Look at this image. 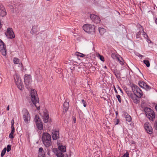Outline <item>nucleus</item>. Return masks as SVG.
<instances>
[{
  "instance_id": "obj_1",
  "label": "nucleus",
  "mask_w": 157,
  "mask_h": 157,
  "mask_svg": "<svg viewBox=\"0 0 157 157\" xmlns=\"http://www.w3.org/2000/svg\"><path fill=\"white\" fill-rule=\"evenodd\" d=\"M31 101L33 104L36 107L38 110L40 109L39 100L37 95L36 92L34 90H32L31 91Z\"/></svg>"
},
{
  "instance_id": "obj_2",
  "label": "nucleus",
  "mask_w": 157,
  "mask_h": 157,
  "mask_svg": "<svg viewBox=\"0 0 157 157\" xmlns=\"http://www.w3.org/2000/svg\"><path fill=\"white\" fill-rule=\"evenodd\" d=\"M42 140L44 144L46 147H49L51 144V136L47 132L43 134Z\"/></svg>"
},
{
  "instance_id": "obj_3",
  "label": "nucleus",
  "mask_w": 157,
  "mask_h": 157,
  "mask_svg": "<svg viewBox=\"0 0 157 157\" xmlns=\"http://www.w3.org/2000/svg\"><path fill=\"white\" fill-rule=\"evenodd\" d=\"M132 90L136 97L139 98L143 97V92L138 86L134 84H132Z\"/></svg>"
},
{
  "instance_id": "obj_4",
  "label": "nucleus",
  "mask_w": 157,
  "mask_h": 157,
  "mask_svg": "<svg viewBox=\"0 0 157 157\" xmlns=\"http://www.w3.org/2000/svg\"><path fill=\"white\" fill-rule=\"evenodd\" d=\"M144 111H145L146 114L147 116L149 119L151 120L155 118V114L151 109L149 108H145L144 109Z\"/></svg>"
},
{
  "instance_id": "obj_5",
  "label": "nucleus",
  "mask_w": 157,
  "mask_h": 157,
  "mask_svg": "<svg viewBox=\"0 0 157 157\" xmlns=\"http://www.w3.org/2000/svg\"><path fill=\"white\" fill-rule=\"evenodd\" d=\"M14 78L16 84L18 88L21 90H22L24 86L23 83L21 81V78H19V76L17 74L14 75Z\"/></svg>"
},
{
  "instance_id": "obj_6",
  "label": "nucleus",
  "mask_w": 157,
  "mask_h": 157,
  "mask_svg": "<svg viewBox=\"0 0 157 157\" xmlns=\"http://www.w3.org/2000/svg\"><path fill=\"white\" fill-rule=\"evenodd\" d=\"M22 112L23 118L26 124H28L30 119V116L29 112L27 109H24L22 110Z\"/></svg>"
},
{
  "instance_id": "obj_7",
  "label": "nucleus",
  "mask_w": 157,
  "mask_h": 157,
  "mask_svg": "<svg viewBox=\"0 0 157 157\" xmlns=\"http://www.w3.org/2000/svg\"><path fill=\"white\" fill-rule=\"evenodd\" d=\"M83 29L85 31L88 33H92L94 32V26L91 25L85 24L83 25Z\"/></svg>"
},
{
  "instance_id": "obj_8",
  "label": "nucleus",
  "mask_w": 157,
  "mask_h": 157,
  "mask_svg": "<svg viewBox=\"0 0 157 157\" xmlns=\"http://www.w3.org/2000/svg\"><path fill=\"white\" fill-rule=\"evenodd\" d=\"M31 78L30 75H25L24 77V82L25 84L27 86L26 87H29L31 82Z\"/></svg>"
},
{
  "instance_id": "obj_9",
  "label": "nucleus",
  "mask_w": 157,
  "mask_h": 157,
  "mask_svg": "<svg viewBox=\"0 0 157 157\" xmlns=\"http://www.w3.org/2000/svg\"><path fill=\"white\" fill-rule=\"evenodd\" d=\"M0 51L3 56H5L6 55V46L1 39H0Z\"/></svg>"
},
{
  "instance_id": "obj_10",
  "label": "nucleus",
  "mask_w": 157,
  "mask_h": 157,
  "mask_svg": "<svg viewBox=\"0 0 157 157\" xmlns=\"http://www.w3.org/2000/svg\"><path fill=\"white\" fill-rule=\"evenodd\" d=\"M6 34L7 37L10 39L14 38L15 36L12 29L11 28L7 29Z\"/></svg>"
},
{
  "instance_id": "obj_11",
  "label": "nucleus",
  "mask_w": 157,
  "mask_h": 157,
  "mask_svg": "<svg viewBox=\"0 0 157 157\" xmlns=\"http://www.w3.org/2000/svg\"><path fill=\"white\" fill-rule=\"evenodd\" d=\"M144 128L147 132L149 134H151L152 132V129L150 125V124L148 122L145 123L144 125Z\"/></svg>"
},
{
  "instance_id": "obj_12",
  "label": "nucleus",
  "mask_w": 157,
  "mask_h": 157,
  "mask_svg": "<svg viewBox=\"0 0 157 157\" xmlns=\"http://www.w3.org/2000/svg\"><path fill=\"white\" fill-rule=\"evenodd\" d=\"M138 84L141 87L147 90H149L151 89V87L146 83L143 81H139Z\"/></svg>"
},
{
  "instance_id": "obj_13",
  "label": "nucleus",
  "mask_w": 157,
  "mask_h": 157,
  "mask_svg": "<svg viewBox=\"0 0 157 157\" xmlns=\"http://www.w3.org/2000/svg\"><path fill=\"white\" fill-rule=\"evenodd\" d=\"M42 117L44 122L45 123H47L48 121L49 116L48 112L47 110H45L43 111Z\"/></svg>"
},
{
  "instance_id": "obj_14",
  "label": "nucleus",
  "mask_w": 157,
  "mask_h": 157,
  "mask_svg": "<svg viewBox=\"0 0 157 157\" xmlns=\"http://www.w3.org/2000/svg\"><path fill=\"white\" fill-rule=\"evenodd\" d=\"M90 18L94 23H99L101 20L99 17L97 16L94 14H92L90 16Z\"/></svg>"
},
{
  "instance_id": "obj_15",
  "label": "nucleus",
  "mask_w": 157,
  "mask_h": 157,
  "mask_svg": "<svg viewBox=\"0 0 157 157\" xmlns=\"http://www.w3.org/2000/svg\"><path fill=\"white\" fill-rule=\"evenodd\" d=\"M6 14V11L3 5L0 4V16L4 17Z\"/></svg>"
},
{
  "instance_id": "obj_16",
  "label": "nucleus",
  "mask_w": 157,
  "mask_h": 157,
  "mask_svg": "<svg viewBox=\"0 0 157 157\" xmlns=\"http://www.w3.org/2000/svg\"><path fill=\"white\" fill-rule=\"evenodd\" d=\"M59 137V132L53 131L52 132V138L53 140H55Z\"/></svg>"
},
{
  "instance_id": "obj_17",
  "label": "nucleus",
  "mask_w": 157,
  "mask_h": 157,
  "mask_svg": "<svg viewBox=\"0 0 157 157\" xmlns=\"http://www.w3.org/2000/svg\"><path fill=\"white\" fill-rule=\"evenodd\" d=\"M63 111L64 112H67L68 110L69 106V103L68 102H65L63 104Z\"/></svg>"
},
{
  "instance_id": "obj_18",
  "label": "nucleus",
  "mask_w": 157,
  "mask_h": 157,
  "mask_svg": "<svg viewBox=\"0 0 157 157\" xmlns=\"http://www.w3.org/2000/svg\"><path fill=\"white\" fill-rule=\"evenodd\" d=\"M36 127L39 130H41L43 129V126L41 121L36 123Z\"/></svg>"
},
{
  "instance_id": "obj_19",
  "label": "nucleus",
  "mask_w": 157,
  "mask_h": 157,
  "mask_svg": "<svg viewBox=\"0 0 157 157\" xmlns=\"http://www.w3.org/2000/svg\"><path fill=\"white\" fill-rule=\"evenodd\" d=\"M38 28L37 26H34L31 31V33L32 34H35L38 32Z\"/></svg>"
},
{
  "instance_id": "obj_20",
  "label": "nucleus",
  "mask_w": 157,
  "mask_h": 157,
  "mask_svg": "<svg viewBox=\"0 0 157 157\" xmlns=\"http://www.w3.org/2000/svg\"><path fill=\"white\" fill-rule=\"evenodd\" d=\"M59 150L57 151H59L60 152H64L66 151V149L65 146H60L58 147Z\"/></svg>"
},
{
  "instance_id": "obj_21",
  "label": "nucleus",
  "mask_w": 157,
  "mask_h": 157,
  "mask_svg": "<svg viewBox=\"0 0 157 157\" xmlns=\"http://www.w3.org/2000/svg\"><path fill=\"white\" fill-rule=\"evenodd\" d=\"M125 118L126 119V120L130 122L131 121L132 118L131 116L127 113L125 114L124 115Z\"/></svg>"
},
{
  "instance_id": "obj_22",
  "label": "nucleus",
  "mask_w": 157,
  "mask_h": 157,
  "mask_svg": "<svg viewBox=\"0 0 157 157\" xmlns=\"http://www.w3.org/2000/svg\"><path fill=\"white\" fill-rule=\"evenodd\" d=\"M141 26V28L140 29V30H142V35L144 36V37L146 39H147L148 38V36L147 35L146 33L144 31V29L142 28L141 26Z\"/></svg>"
},
{
  "instance_id": "obj_23",
  "label": "nucleus",
  "mask_w": 157,
  "mask_h": 157,
  "mask_svg": "<svg viewBox=\"0 0 157 157\" xmlns=\"http://www.w3.org/2000/svg\"><path fill=\"white\" fill-rule=\"evenodd\" d=\"M99 31L101 35H103L106 32L104 28L100 27L99 28Z\"/></svg>"
},
{
  "instance_id": "obj_24",
  "label": "nucleus",
  "mask_w": 157,
  "mask_h": 157,
  "mask_svg": "<svg viewBox=\"0 0 157 157\" xmlns=\"http://www.w3.org/2000/svg\"><path fill=\"white\" fill-rule=\"evenodd\" d=\"M75 55L77 56H79L81 57H84L85 56H86L85 55L83 54L82 53H80L78 52H76L75 53Z\"/></svg>"
},
{
  "instance_id": "obj_25",
  "label": "nucleus",
  "mask_w": 157,
  "mask_h": 157,
  "mask_svg": "<svg viewBox=\"0 0 157 157\" xmlns=\"http://www.w3.org/2000/svg\"><path fill=\"white\" fill-rule=\"evenodd\" d=\"M56 155L57 157H63V154L62 152H60L59 151H57Z\"/></svg>"
},
{
  "instance_id": "obj_26",
  "label": "nucleus",
  "mask_w": 157,
  "mask_h": 157,
  "mask_svg": "<svg viewBox=\"0 0 157 157\" xmlns=\"http://www.w3.org/2000/svg\"><path fill=\"white\" fill-rule=\"evenodd\" d=\"M143 62L147 67H150V63L148 60L147 59L144 60L143 61Z\"/></svg>"
},
{
  "instance_id": "obj_27",
  "label": "nucleus",
  "mask_w": 157,
  "mask_h": 157,
  "mask_svg": "<svg viewBox=\"0 0 157 157\" xmlns=\"http://www.w3.org/2000/svg\"><path fill=\"white\" fill-rule=\"evenodd\" d=\"M137 97H133L132 98L134 103L137 104L139 102V100L136 98Z\"/></svg>"
},
{
  "instance_id": "obj_28",
  "label": "nucleus",
  "mask_w": 157,
  "mask_h": 157,
  "mask_svg": "<svg viewBox=\"0 0 157 157\" xmlns=\"http://www.w3.org/2000/svg\"><path fill=\"white\" fill-rule=\"evenodd\" d=\"M13 61L14 64H17L19 63L20 60L17 58H14Z\"/></svg>"
},
{
  "instance_id": "obj_29",
  "label": "nucleus",
  "mask_w": 157,
  "mask_h": 157,
  "mask_svg": "<svg viewBox=\"0 0 157 157\" xmlns=\"http://www.w3.org/2000/svg\"><path fill=\"white\" fill-rule=\"evenodd\" d=\"M34 121L36 123H37L38 122H39L41 121V120L39 118L38 116L37 115H36L35 116Z\"/></svg>"
},
{
  "instance_id": "obj_30",
  "label": "nucleus",
  "mask_w": 157,
  "mask_h": 157,
  "mask_svg": "<svg viewBox=\"0 0 157 157\" xmlns=\"http://www.w3.org/2000/svg\"><path fill=\"white\" fill-rule=\"evenodd\" d=\"M117 59L118 61H119L120 63L121 64H124V61L121 57H117Z\"/></svg>"
},
{
  "instance_id": "obj_31",
  "label": "nucleus",
  "mask_w": 157,
  "mask_h": 157,
  "mask_svg": "<svg viewBox=\"0 0 157 157\" xmlns=\"http://www.w3.org/2000/svg\"><path fill=\"white\" fill-rule=\"evenodd\" d=\"M141 28V27L140 28V30L139 32H138L136 34V38H139L140 37V35H141V31H142V30H140V29Z\"/></svg>"
},
{
  "instance_id": "obj_32",
  "label": "nucleus",
  "mask_w": 157,
  "mask_h": 157,
  "mask_svg": "<svg viewBox=\"0 0 157 157\" xmlns=\"http://www.w3.org/2000/svg\"><path fill=\"white\" fill-rule=\"evenodd\" d=\"M45 152H43L38 153V157H45Z\"/></svg>"
},
{
  "instance_id": "obj_33",
  "label": "nucleus",
  "mask_w": 157,
  "mask_h": 157,
  "mask_svg": "<svg viewBox=\"0 0 157 157\" xmlns=\"http://www.w3.org/2000/svg\"><path fill=\"white\" fill-rule=\"evenodd\" d=\"M6 148H4V149L2 150V151L1 153V156L3 157V156L5 155V154L6 153Z\"/></svg>"
},
{
  "instance_id": "obj_34",
  "label": "nucleus",
  "mask_w": 157,
  "mask_h": 157,
  "mask_svg": "<svg viewBox=\"0 0 157 157\" xmlns=\"http://www.w3.org/2000/svg\"><path fill=\"white\" fill-rule=\"evenodd\" d=\"M81 102L83 104V106L84 107H86V103L84 99H82L81 100Z\"/></svg>"
},
{
  "instance_id": "obj_35",
  "label": "nucleus",
  "mask_w": 157,
  "mask_h": 157,
  "mask_svg": "<svg viewBox=\"0 0 157 157\" xmlns=\"http://www.w3.org/2000/svg\"><path fill=\"white\" fill-rule=\"evenodd\" d=\"M11 148V145H8L7 146L6 149V150H7V151L8 152H9L10 151Z\"/></svg>"
},
{
  "instance_id": "obj_36",
  "label": "nucleus",
  "mask_w": 157,
  "mask_h": 157,
  "mask_svg": "<svg viewBox=\"0 0 157 157\" xmlns=\"http://www.w3.org/2000/svg\"><path fill=\"white\" fill-rule=\"evenodd\" d=\"M114 124L116 125L119 122V120L118 119H115L114 120Z\"/></svg>"
},
{
  "instance_id": "obj_37",
  "label": "nucleus",
  "mask_w": 157,
  "mask_h": 157,
  "mask_svg": "<svg viewBox=\"0 0 157 157\" xmlns=\"http://www.w3.org/2000/svg\"><path fill=\"white\" fill-rule=\"evenodd\" d=\"M129 153L128 152H126L125 153H124L122 156L121 157H129Z\"/></svg>"
},
{
  "instance_id": "obj_38",
  "label": "nucleus",
  "mask_w": 157,
  "mask_h": 157,
  "mask_svg": "<svg viewBox=\"0 0 157 157\" xmlns=\"http://www.w3.org/2000/svg\"><path fill=\"white\" fill-rule=\"evenodd\" d=\"M116 97L117 98L119 102L121 103V96L119 95H116Z\"/></svg>"
},
{
  "instance_id": "obj_39",
  "label": "nucleus",
  "mask_w": 157,
  "mask_h": 157,
  "mask_svg": "<svg viewBox=\"0 0 157 157\" xmlns=\"http://www.w3.org/2000/svg\"><path fill=\"white\" fill-rule=\"evenodd\" d=\"M99 59L101 61H104V58L103 56H101V55H99Z\"/></svg>"
},
{
  "instance_id": "obj_40",
  "label": "nucleus",
  "mask_w": 157,
  "mask_h": 157,
  "mask_svg": "<svg viewBox=\"0 0 157 157\" xmlns=\"http://www.w3.org/2000/svg\"><path fill=\"white\" fill-rule=\"evenodd\" d=\"M11 128L12 129L11 132L10 133L13 134L15 132V129L14 127H11Z\"/></svg>"
},
{
  "instance_id": "obj_41",
  "label": "nucleus",
  "mask_w": 157,
  "mask_h": 157,
  "mask_svg": "<svg viewBox=\"0 0 157 157\" xmlns=\"http://www.w3.org/2000/svg\"><path fill=\"white\" fill-rule=\"evenodd\" d=\"M44 152V151H43V149L42 147H40L39 149L38 153H41Z\"/></svg>"
},
{
  "instance_id": "obj_42",
  "label": "nucleus",
  "mask_w": 157,
  "mask_h": 157,
  "mask_svg": "<svg viewBox=\"0 0 157 157\" xmlns=\"http://www.w3.org/2000/svg\"><path fill=\"white\" fill-rule=\"evenodd\" d=\"M9 137L11 139H13V134L10 133L9 135Z\"/></svg>"
},
{
  "instance_id": "obj_43",
  "label": "nucleus",
  "mask_w": 157,
  "mask_h": 157,
  "mask_svg": "<svg viewBox=\"0 0 157 157\" xmlns=\"http://www.w3.org/2000/svg\"><path fill=\"white\" fill-rule=\"evenodd\" d=\"M14 120L13 119H12L11 121V127H14Z\"/></svg>"
},
{
  "instance_id": "obj_44",
  "label": "nucleus",
  "mask_w": 157,
  "mask_h": 157,
  "mask_svg": "<svg viewBox=\"0 0 157 157\" xmlns=\"http://www.w3.org/2000/svg\"><path fill=\"white\" fill-rule=\"evenodd\" d=\"M154 126L156 129L157 130V121H156L154 124Z\"/></svg>"
},
{
  "instance_id": "obj_45",
  "label": "nucleus",
  "mask_w": 157,
  "mask_h": 157,
  "mask_svg": "<svg viewBox=\"0 0 157 157\" xmlns=\"http://www.w3.org/2000/svg\"><path fill=\"white\" fill-rule=\"evenodd\" d=\"M114 91H115V92L117 93V90L116 89V88H115V87H114Z\"/></svg>"
},
{
  "instance_id": "obj_46",
  "label": "nucleus",
  "mask_w": 157,
  "mask_h": 157,
  "mask_svg": "<svg viewBox=\"0 0 157 157\" xmlns=\"http://www.w3.org/2000/svg\"><path fill=\"white\" fill-rule=\"evenodd\" d=\"M155 108L157 111V104L155 106Z\"/></svg>"
},
{
  "instance_id": "obj_47",
  "label": "nucleus",
  "mask_w": 157,
  "mask_h": 157,
  "mask_svg": "<svg viewBox=\"0 0 157 157\" xmlns=\"http://www.w3.org/2000/svg\"><path fill=\"white\" fill-rule=\"evenodd\" d=\"M7 110H9V106L8 105L7 107Z\"/></svg>"
},
{
  "instance_id": "obj_48",
  "label": "nucleus",
  "mask_w": 157,
  "mask_h": 157,
  "mask_svg": "<svg viewBox=\"0 0 157 157\" xmlns=\"http://www.w3.org/2000/svg\"><path fill=\"white\" fill-rule=\"evenodd\" d=\"M118 88L121 91V92L122 93V90L121 88H120L119 87H118Z\"/></svg>"
},
{
  "instance_id": "obj_49",
  "label": "nucleus",
  "mask_w": 157,
  "mask_h": 157,
  "mask_svg": "<svg viewBox=\"0 0 157 157\" xmlns=\"http://www.w3.org/2000/svg\"><path fill=\"white\" fill-rule=\"evenodd\" d=\"M155 23L157 24V19H156L155 20Z\"/></svg>"
},
{
  "instance_id": "obj_50",
  "label": "nucleus",
  "mask_w": 157,
  "mask_h": 157,
  "mask_svg": "<svg viewBox=\"0 0 157 157\" xmlns=\"http://www.w3.org/2000/svg\"><path fill=\"white\" fill-rule=\"evenodd\" d=\"M114 55L115 54H114V53H112V56L113 57V56H114Z\"/></svg>"
},
{
  "instance_id": "obj_51",
  "label": "nucleus",
  "mask_w": 157,
  "mask_h": 157,
  "mask_svg": "<svg viewBox=\"0 0 157 157\" xmlns=\"http://www.w3.org/2000/svg\"><path fill=\"white\" fill-rule=\"evenodd\" d=\"M104 68H105V69H107V67L106 66H105L104 67Z\"/></svg>"
},
{
  "instance_id": "obj_52",
  "label": "nucleus",
  "mask_w": 157,
  "mask_h": 157,
  "mask_svg": "<svg viewBox=\"0 0 157 157\" xmlns=\"http://www.w3.org/2000/svg\"><path fill=\"white\" fill-rule=\"evenodd\" d=\"M118 113H117V112H116V115H117V116L118 115Z\"/></svg>"
},
{
  "instance_id": "obj_53",
  "label": "nucleus",
  "mask_w": 157,
  "mask_h": 157,
  "mask_svg": "<svg viewBox=\"0 0 157 157\" xmlns=\"http://www.w3.org/2000/svg\"><path fill=\"white\" fill-rule=\"evenodd\" d=\"M75 121H74V123H75V120H76V119H75Z\"/></svg>"
}]
</instances>
